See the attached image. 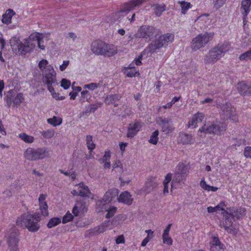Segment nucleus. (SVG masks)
<instances>
[{"label": "nucleus", "instance_id": "20", "mask_svg": "<svg viewBox=\"0 0 251 251\" xmlns=\"http://www.w3.org/2000/svg\"><path fill=\"white\" fill-rule=\"evenodd\" d=\"M46 151V148L35 149L29 147L26 150L25 155L27 157H41L45 155Z\"/></svg>", "mask_w": 251, "mask_h": 251}, {"label": "nucleus", "instance_id": "27", "mask_svg": "<svg viewBox=\"0 0 251 251\" xmlns=\"http://www.w3.org/2000/svg\"><path fill=\"white\" fill-rule=\"evenodd\" d=\"M179 142L183 144H191L194 142V139L191 134L180 133L179 134Z\"/></svg>", "mask_w": 251, "mask_h": 251}, {"label": "nucleus", "instance_id": "47", "mask_svg": "<svg viewBox=\"0 0 251 251\" xmlns=\"http://www.w3.org/2000/svg\"><path fill=\"white\" fill-rule=\"evenodd\" d=\"M50 65L49 64L48 61L45 59L41 60L38 64L39 68L42 73H43L44 71L46 70L48 66Z\"/></svg>", "mask_w": 251, "mask_h": 251}, {"label": "nucleus", "instance_id": "56", "mask_svg": "<svg viewBox=\"0 0 251 251\" xmlns=\"http://www.w3.org/2000/svg\"><path fill=\"white\" fill-rule=\"evenodd\" d=\"M130 70L127 71L126 75L129 77H132L136 75V74H139V72L136 69H129Z\"/></svg>", "mask_w": 251, "mask_h": 251}, {"label": "nucleus", "instance_id": "7", "mask_svg": "<svg viewBox=\"0 0 251 251\" xmlns=\"http://www.w3.org/2000/svg\"><path fill=\"white\" fill-rule=\"evenodd\" d=\"M174 40V35L172 33H167L162 35L154 41L153 44L150 45V52L153 53L164 46H167L169 43L173 42Z\"/></svg>", "mask_w": 251, "mask_h": 251}, {"label": "nucleus", "instance_id": "12", "mask_svg": "<svg viewBox=\"0 0 251 251\" xmlns=\"http://www.w3.org/2000/svg\"><path fill=\"white\" fill-rule=\"evenodd\" d=\"M119 191L116 188L109 189L104 194L103 198L97 202V205L100 208L110 202L113 198L118 196Z\"/></svg>", "mask_w": 251, "mask_h": 251}, {"label": "nucleus", "instance_id": "6", "mask_svg": "<svg viewBox=\"0 0 251 251\" xmlns=\"http://www.w3.org/2000/svg\"><path fill=\"white\" fill-rule=\"evenodd\" d=\"M7 243L10 251H19L20 241L19 230L15 227H11L6 234Z\"/></svg>", "mask_w": 251, "mask_h": 251}, {"label": "nucleus", "instance_id": "10", "mask_svg": "<svg viewBox=\"0 0 251 251\" xmlns=\"http://www.w3.org/2000/svg\"><path fill=\"white\" fill-rule=\"evenodd\" d=\"M156 28L151 25H144L140 27L138 31L139 38H145L148 42L153 39L155 33Z\"/></svg>", "mask_w": 251, "mask_h": 251}, {"label": "nucleus", "instance_id": "64", "mask_svg": "<svg viewBox=\"0 0 251 251\" xmlns=\"http://www.w3.org/2000/svg\"><path fill=\"white\" fill-rule=\"evenodd\" d=\"M159 119H160V126L164 125L165 124L170 125L169 124V123L170 121V120H169L167 118H160Z\"/></svg>", "mask_w": 251, "mask_h": 251}, {"label": "nucleus", "instance_id": "15", "mask_svg": "<svg viewBox=\"0 0 251 251\" xmlns=\"http://www.w3.org/2000/svg\"><path fill=\"white\" fill-rule=\"evenodd\" d=\"M145 1V0H129L124 4L123 7L119 11V13L127 14L136 7L141 5Z\"/></svg>", "mask_w": 251, "mask_h": 251}, {"label": "nucleus", "instance_id": "43", "mask_svg": "<svg viewBox=\"0 0 251 251\" xmlns=\"http://www.w3.org/2000/svg\"><path fill=\"white\" fill-rule=\"evenodd\" d=\"M51 93L52 97L56 100H63L65 99L64 96H60L59 93L55 92L53 86H51L50 89H48Z\"/></svg>", "mask_w": 251, "mask_h": 251}, {"label": "nucleus", "instance_id": "40", "mask_svg": "<svg viewBox=\"0 0 251 251\" xmlns=\"http://www.w3.org/2000/svg\"><path fill=\"white\" fill-rule=\"evenodd\" d=\"M158 135H159V131L158 130H156L153 131L149 140V142L152 145H155L157 144L158 141Z\"/></svg>", "mask_w": 251, "mask_h": 251}, {"label": "nucleus", "instance_id": "38", "mask_svg": "<svg viewBox=\"0 0 251 251\" xmlns=\"http://www.w3.org/2000/svg\"><path fill=\"white\" fill-rule=\"evenodd\" d=\"M225 204L224 202H221L219 204L215 207L209 206L207 207V211L209 213H213L214 212H216L218 210H222L223 212H225L226 210L224 209V207Z\"/></svg>", "mask_w": 251, "mask_h": 251}, {"label": "nucleus", "instance_id": "33", "mask_svg": "<svg viewBox=\"0 0 251 251\" xmlns=\"http://www.w3.org/2000/svg\"><path fill=\"white\" fill-rule=\"evenodd\" d=\"M86 144L89 151L92 152L96 148V144L93 141V136L91 135H88L86 137Z\"/></svg>", "mask_w": 251, "mask_h": 251}, {"label": "nucleus", "instance_id": "4", "mask_svg": "<svg viewBox=\"0 0 251 251\" xmlns=\"http://www.w3.org/2000/svg\"><path fill=\"white\" fill-rule=\"evenodd\" d=\"M227 125L224 122L215 120L209 122L206 125L204 124L198 131V134L201 136V133H208L214 135L221 136L226 130Z\"/></svg>", "mask_w": 251, "mask_h": 251}, {"label": "nucleus", "instance_id": "5", "mask_svg": "<svg viewBox=\"0 0 251 251\" xmlns=\"http://www.w3.org/2000/svg\"><path fill=\"white\" fill-rule=\"evenodd\" d=\"M214 32H205L197 35L192 40L191 48L196 51L204 47L213 38Z\"/></svg>", "mask_w": 251, "mask_h": 251}, {"label": "nucleus", "instance_id": "46", "mask_svg": "<svg viewBox=\"0 0 251 251\" xmlns=\"http://www.w3.org/2000/svg\"><path fill=\"white\" fill-rule=\"evenodd\" d=\"M41 134L45 139L51 138L54 134V131L53 129H49L46 131H41Z\"/></svg>", "mask_w": 251, "mask_h": 251}, {"label": "nucleus", "instance_id": "42", "mask_svg": "<svg viewBox=\"0 0 251 251\" xmlns=\"http://www.w3.org/2000/svg\"><path fill=\"white\" fill-rule=\"evenodd\" d=\"M60 223L61 219L60 218L57 217L52 218L49 220L47 226L48 228H50L58 225Z\"/></svg>", "mask_w": 251, "mask_h": 251}, {"label": "nucleus", "instance_id": "28", "mask_svg": "<svg viewBox=\"0 0 251 251\" xmlns=\"http://www.w3.org/2000/svg\"><path fill=\"white\" fill-rule=\"evenodd\" d=\"M15 14V12L11 9H7L2 15V22L6 25L11 23L12 17Z\"/></svg>", "mask_w": 251, "mask_h": 251}, {"label": "nucleus", "instance_id": "50", "mask_svg": "<svg viewBox=\"0 0 251 251\" xmlns=\"http://www.w3.org/2000/svg\"><path fill=\"white\" fill-rule=\"evenodd\" d=\"M40 209L43 216L48 215V206L47 202L39 204Z\"/></svg>", "mask_w": 251, "mask_h": 251}, {"label": "nucleus", "instance_id": "39", "mask_svg": "<svg viewBox=\"0 0 251 251\" xmlns=\"http://www.w3.org/2000/svg\"><path fill=\"white\" fill-rule=\"evenodd\" d=\"M18 136L26 143H32L34 140L33 136L28 135L25 133H20L19 134Z\"/></svg>", "mask_w": 251, "mask_h": 251}, {"label": "nucleus", "instance_id": "36", "mask_svg": "<svg viewBox=\"0 0 251 251\" xmlns=\"http://www.w3.org/2000/svg\"><path fill=\"white\" fill-rule=\"evenodd\" d=\"M172 175L171 173L168 174L166 176L165 179L163 181V193L164 195H166L169 193V184L172 180Z\"/></svg>", "mask_w": 251, "mask_h": 251}, {"label": "nucleus", "instance_id": "58", "mask_svg": "<svg viewBox=\"0 0 251 251\" xmlns=\"http://www.w3.org/2000/svg\"><path fill=\"white\" fill-rule=\"evenodd\" d=\"M70 64V61L69 60H65L63 62L62 65H60L59 69L61 71L63 72L66 70L68 65Z\"/></svg>", "mask_w": 251, "mask_h": 251}, {"label": "nucleus", "instance_id": "45", "mask_svg": "<svg viewBox=\"0 0 251 251\" xmlns=\"http://www.w3.org/2000/svg\"><path fill=\"white\" fill-rule=\"evenodd\" d=\"M234 144L232 145L231 147L232 149L235 148L236 146H240L243 145H245L246 143V140L245 138H235L233 139Z\"/></svg>", "mask_w": 251, "mask_h": 251}, {"label": "nucleus", "instance_id": "31", "mask_svg": "<svg viewBox=\"0 0 251 251\" xmlns=\"http://www.w3.org/2000/svg\"><path fill=\"white\" fill-rule=\"evenodd\" d=\"M122 96L119 94L109 95L105 98V102L107 104L114 103L115 102L118 101Z\"/></svg>", "mask_w": 251, "mask_h": 251}, {"label": "nucleus", "instance_id": "63", "mask_svg": "<svg viewBox=\"0 0 251 251\" xmlns=\"http://www.w3.org/2000/svg\"><path fill=\"white\" fill-rule=\"evenodd\" d=\"M125 242V238L123 235H120L119 236L116 240V243L117 244L124 243Z\"/></svg>", "mask_w": 251, "mask_h": 251}, {"label": "nucleus", "instance_id": "26", "mask_svg": "<svg viewBox=\"0 0 251 251\" xmlns=\"http://www.w3.org/2000/svg\"><path fill=\"white\" fill-rule=\"evenodd\" d=\"M210 245L211 251H215V250L219 251L223 249V244L220 242L218 237H212L210 242Z\"/></svg>", "mask_w": 251, "mask_h": 251}, {"label": "nucleus", "instance_id": "22", "mask_svg": "<svg viewBox=\"0 0 251 251\" xmlns=\"http://www.w3.org/2000/svg\"><path fill=\"white\" fill-rule=\"evenodd\" d=\"M204 118V115L201 112H198L194 114L191 120L188 123V127L195 128L198 126L199 123H201Z\"/></svg>", "mask_w": 251, "mask_h": 251}, {"label": "nucleus", "instance_id": "19", "mask_svg": "<svg viewBox=\"0 0 251 251\" xmlns=\"http://www.w3.org/2000/svg\"><path fill=\"white\" fill-rule=\"evenodd\" d=\"M35 45V43L30 42L25 39L18 45V50L21 54H25L26 53L30 52L34 48Z\"/></svg>", "mask_w": 251, "mask_h": 251}, {"label": "nucleus", "instance_id": "25", "mask_svg": "<svg viewBox=\"0 0 251 251\" xmlns=\"http://www.w3.org/2000/svg\"><path fill=\"white\" fill-rule=\"evenodd\" d=\"M118 201L127 205H130L133 201V199L131 198V195L129 192L125 191L120 195L118 198Z\"/></svg>", "mask_w": 251, "mask_h": 251}, {"label": "nucleus", "instance_id": "44", "mask_svg": "<svg viewBox=\"0 0 251 251\" xmlns=\"http://www.w3.org/2000/svg\"><path fill=\"white\" fill-rule=\"evenodd\" d=\"M239 58L241 61L251 60V49L240 54Z\"/></svg>", "mask_w": 251, "mask_h": 251}, {"label": "nucleus", "instance_id": "60", "mask_svg": "<svg viewBox=\"0 0 251 251\" xmlns=\"http://www.w3.org/2000/svg\"><path fill=\"white\" fill-rule=\"evenodd\" d=\"M163 242L165 244H167L169 245H171L172 244L173 240L172 239L169 237V236H167V237L162 236Z\"/></svg>", "mask_w": 251, "mask_h": 251}, {"label": "nucleus", "instance_id": "1", "mask_svg": "<svg viewBox=\"0 0 251 251\" xmlns=\"http://www.w3.org/2000/svg\"><path fill=\"white\" fill-rule=\"evenodd\" d=\"M90 48L94 54L106 57L113 56L118 52L117 48L115 46L106 43L100 40L94 41L91 45Z\"/></svg>", "mask_w": 251, "mask_h": 251}, {"label": "nucleus", "instance_id": "57", "mask_svg": "<svg viewBox=\"0 0 251 251\" xmlns=\"http://www.w3.org/2000/svg\"><path fill=\"white\" fill-rule=\"evenodd\" d=\"M110 158H103L100 160L102 163H104V168L105 169H109L110 167Z\"/></svg>", "mask_w": 251, "mask_h": 251}, {"label": "nucleus", "instance_id": "9", "mask_svg": "<svg viewBox=\"0 0 251 251\" xmlns=\"http://www.w3.org/2000/svg\"><path fill=\"white\" fill-rule=\"evenodd\" d=\"M25 100L24 94L22 93H19L16 95L14 94V90H10L7 92L5 97V100L8 106L18 107L24 102Z\"/></svg>", "mask_w": 251, "mask_h": 251}, {"label": "nucleus", "instance_id": "49", "mask_svg": "<svg viewBox=\"0 0 251 251\" xmlns=\"http://www.w3.org/2000/svg\"><path fill=\"white\" fill-rule=\"evenodd\" d=\"M100 83H91L90 84H85L83 86V89H87L91 91H94L100 87Z\"/></svg>", "mask_w": 251, "mask_h": 251}, {"label": "nucleus", "instance_id": "35", "mask_svg": "<svg viewBox=\"0 0 251 251\" xmlns=\"http://www.w3.org/2000/svg\"><path fill=\"white\" fill-rule=\"evenodd\" d=\"M62 119L60 117H58L55 116H53L51 118L47 119L48 124L52 126H60L62 123Z\"/></svg>", "mask_w": 251, "mask_h": 251}, {"label": "nucleus", "instance_id": "53", "mask_svg": "<svg viewBox=\"0 0 251 251\" xmlns=\"http://www.w3.org/2000/svg\"><path fill=\"white\" fill-rule=\"evenodd\" d=\"M73 219V216L69 212H68L63 217L62 223L66 224L71 221Z\"/></svg>", "mask_w": 251, "mask_h": 251}, {"label": "nucleus", "instance_id": "2", "mask_svg": "<svg viewBox=\"0 0 251 251\" xmlns=\"http://www.w3.org/2000/svg\"><path fill=\"white\" fill-rule=\"evenodd\" d=\"M39 213L31 214L29 212L25 213L17 220V225L22 227H26L31 232L37 231L39 229L38 222L40 221Z\"/></svg>", "mask_w": 251, "mask_h": 251}, {"label": "nucleus", "instance_id": "61", "mask_svg": "<svg viewBox=\"0 0 251 251\" xmlns=\"http://www.w3.org/2000/svg\"><path fill=\"white\" fill-rule=\"evenodd\" d=\"M171 226H172V224H169L167 226L166 229L164 231V233L163 234L162 236L167 237V236L169 235V233L170 230L171 229Z\"/></svg>", "mask_w": 251, "mask_h": 251}, {"label": "nucleus", "instance_id": "41", "mask_svg": "<svg viewBox=\"0 0 251 251\" xmlns=\"http://www.w3.org/2000/svg\"><path fill=\"white\" fill-rule=\"evenodd\" d=\"M181 8V13L182 14L185 15L187 11L191 8L192 5L190 2H186L185 1H181L179 2Z\"/></svg>", "mask_w": 251, "mask_h": 251}, {"label": "nucleus", "instance_id": "32", "mask_svg": "<svg viewBox=\"0 0 251 251\" xmlns=\"http://www.w3.org/2000/svg\"><path fill=\"white\" fill-rule=\"evenodd\" d=\"M101 210H105L107 211V213L106 215V218H109L112 217L116 213L117 208L114 206H110L108 207L107 204L103 206V208H101Z\"/></svg>", "mask_w": 251, "mask_h": 251}, {"label": "nucleus", "instance_id": "14", "mask_svg": "<svg viewBox=\"0 0 251 251\" xmlns=\"http://www.w3.org/2000/svg\"><path fill=\"white\" fill-rule=\"evenodd\" d=\"M144 126V123L140 120H135L133 123L128 125L126 136L132 138L139 132Z\"/></svg>", "mask_w": 251, "mask_h": 251}, {"label": "nucleus", "instance_id": "51", "mask_svg": "<svg viewBox=\"0 0 251 251\" xmlns=\"http://www.w3.org/2000/svg\"><path fill=\"white\" fill-rule=\"evenodd\" d=\"M160 126L162 128V131L167 133L172 132L174 129L173 126L171 125L165 124L164 125H161Z\"/></svg>", "mask_w": 251, "mask_h": 251}, {"label": "nucleus", "instance_id": "3", "mask_svg": "<svg viewBox=\"0 0 251 251\" xmlns=\"http://www.w3.org/2000/svg\"><path fill=\"white\" fill-rule=\"evenodd\" d=\"M231 44L228 41L219 43L216 46L212 48L204 58V63H215L222 58L230 48Z\"/></svg>", "mask_w": 251, "mask_h": 251}, {"label": "nucleus", "instance_id": "30", "mask_svg": "<svg viewBox=\"0 0 251 251\" xmlns=\"http://www.w3.org/2000/svg\"><path fill=\"white\" fill-rule=\"evenodd\" d=\"M157 186V183L152 179H149L145 183L144 191L149 193L152 191Z\"/></svg>", "mask_w": 251, "mask_h": 251}, {"label": "nucleus", "instance_id": "17", "mask_svg": "<svg viewBox=\"0 0 251 251\" xmlns=\"http://www.w3.org/2000/svg\"><path fill=\"white\" fill-rule=\"evenodd\" d=\"M224 221L223 223V226L225 229L228 233L230 234H234L235 233V229L232 227L233 222L234 219L227 211L223 212Z\"/></svg>", "mask_w": 251, "mask_h": 251}, {"label": "nucleus", "instance_id": "13", "mask_svg": "<svg viewBox=\"0 0 251 251\" xmlns=\"http://www.w3.org/2000/svg\"><path fill=\"white\" fill-rule=\"evenodd\" d=\"M189 169L188 167L183 163H179L176 166L175 173V178L178 183H181L185 180L188 173Z\"/></svg>", "mask_w": 251, "mask_h": 251}, {"label": "nucleus", "instance_id": "62", "mask_svg": "<svg viewBox=\"0 0 251 251\" xmlns=\"http://www.w3.org/2000/svg\"><path fill=\"white\" fill-rule=\"evenodd\" d=\"M0 133L3 135H6V131L2 124V121L0 120Z\"/></svg>", "mask_w": 251, "mask_h": 251}, {"label": "nucleus", "instance_id": "24", "mask_svg": "<svg viewBox=\"0 0 251 251\" xmlns=\"http://www.w3.org/2000/svg\"><path fill=\"white\" fill-rule=\"evenodd\" d=\"M86 210L85 202L80 201H76L73 209L72 212L75 216H77L84 213Z\"/></svg>", "mask_w": 251, "mask_h": 251}, {"label": "nucleus", "instance_id": "21", "mask_svg": "<svg viewBox=\"0 0 251 251\" xmlns=\"http://www.w3.org/2000/svg\"><path fill=\"white\" fill-rule=\"evenodd\" d=\"M237 89L242 96H249L251 94V85L244 81L237 83Z\"/></svg>", "mask_w": 251, "mask_h": 251}, {"label": "nucleus", "instance_id": "48", "mask_svg": "<svg viewBox=\"0 0 251 251\" xmlns=\"http://www.w3.org/2000/svg\"><path fill=\"white\" fill-rule=\"evenodd\" d=\"M90 99V96L88 91L85 90L81 92V100H80L84 102L85 101H88Z\"/></svg>", "mask_w": 251, "mask_h": 251}, {"label": "nucleus", "instance_id": "11", "mask_svg": "<svg viewBox=\"0 0 251 251\" xmlns=\"http://www.w3.org/2000/svg\"><path fill=\"white\" fill-rule=\"evenodd\" d=\"M251 10V0H242L241 3L240 12L242 15L243 28H248V15Z\"/></svg>", "mask_w": 251, "mask_h": 251}, {"label": "nucleus", "instance_id": "18", "mask_svg": "<svg viewBox=\"0 0 251 251\" xmlns=\"http://www.w3.org/2000/svg\"><path fill=\"white\" fill-rule=\"evenodd\" d=\"M44 36L43 34L39 32H33L31 33L28 38H25L28 41L33 43L34 41L37 42L38 48L42 50H44L45 49V46L43 45Z\"/></svg>", "mask_w": 251, "mask_h": 251}, {"label": "nucleus", "instance_id": "52", "mask_svg": "<svg viewBox=\"0 0 251 251\" xmlns=\"http://www.w3.org/2000/svg\"><path fill=\"white\" fill-rule=\"evenodd\" d=\"M102 104V103L101 102H97L94 104H90L88 107L89 110L90 112L94 113L98 108L101 107Z\"/></svg>", "mask_w": 251, "mask_h": 251}, {"label": "nucleus", "instance_id": "29", "mask_svg": "<svg viewBox=\"0 0 251 251\" xmlns=\"http://www.w3.org/2000/svg\"><path fill=\"white\" fill-rule=\"evenodd\" d=\"M77 187L79 192V196L89 197L90 191L87 186L85 185L83 182H81L77 185Z\"/></svg>", "mask_w": 251, "mask_h": 251}, {"label": "nucleus", "instance_id": "37", "mask_svg": "<svg viewBox=\"0 0 251 251\" xmlns=\"http://www.w3.org/2000/svg\"><path fill=\"white\" fill-rule=\"evenodd\" d=\"M200 185L203 189L208 192H216L218 189V188L216 187H214L208 185L204 179L201 181Z\"/></svg>", "mask_w": 251, "mask_h": 251}, {"label": "nucleus", "instance_id": "23", "mask_svg": "<svg viewBox=\"0 0 251 251\" xmlns=\"http://www.w3.org/2000/svg\"><path fill=\"white\" fill-rule=\"evenodd\" d=\"M229 214L233 218L237 219H240L244 217L246 215V209L244 207H232L229 209Z\"/></svg>", "mask_w": 251, "mask_h": 251}, {"label": "nucleus", "instance_id": "16", "mask_svg": "<svg viewBox=\"0 0 251 251\" xmlns=\"http://www.w3.org/2000/svg\"><path fill=\"white\" fill-rule=\"evenodd\" d=\"M221 108L225 115L228 116L230 120L234 123L238 122L237 115L236 113H233L235 112V109L234 107L231 106V104L230 102H227L222 104L221 105Z\"/></svg>", "mask_w": 251, "mask_h": 251}, {"label": "nucleus", "instance_id": "55", "mask_svg": "<svg viewBox=\"0 0 251 251\" xmlns=\"http://www.w3.org/2000/svg\"><path fill=\"white\" fill-rule=\"evenodd\" d=\"M226 0H214L213 4L215 7L219 8L226 3Z\"/></svg>", "mask_w": 251, "mask_h": 251}, {"label": "nucleus", "instance_id": "34", "mask_svg": "<svg viewBox=\"0 0 251 251\" xmlns=\"http://www.w3.org/2000/svg\"><path fill=\"white\" fill-rule=\"evenodd\" d=\"M154 10L155 14L157 16L161 15L162 12L166 9V5L164 3L160 4H154L152 6Z\"/></svg>", "mask_w": 251, "mask_h": 251}, {"label": "nucleus", "instance_id": "59", "mask_svg": "<svg viewBox=\"0 0 251 251\" xmlns=\"http://www.w3.org/2000/svg\"><path fill=\"white\" fill-rule=\"evenodd\" d=\"M245 157H251V146H247L244 151Z\"/></svg>", "mask_w": 251, "mask_h": 251}, {"label": "nucleus", "instance_id": "54", "mask_svg": "<svg viewBox=\"0 0 251 251\" xmlns=\"http://www.w3.org/2000/svg\"><path fill=\"white\" fill-rule=\"evenodd\" d=\"M71 86V81L66 78H63L61 81V86L65 90L68 89Z\"/></svg>", "mask_w": 251, "mask_h": 251}, {"label": "nucleus", "instance_id": "8", "mask_svg": "<svg viewBox=\"0 0 251 251\" xmlns=\"http://www.w3.org/2000/svg\"><path fill=\"white\" fill-rule=\"evenodd\" d=\"M42 80L47 85L48 89H50L54 84L57 83L56 74L51 65L48 66L46 70L42 73Z\"/></svg>", "mask_w": 251, "mask_h": 251}]
</instances>
